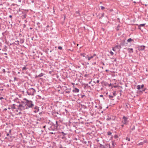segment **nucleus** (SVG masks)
Masks as SVG:
<instances>
[{"label": "nucleus", "instance_id": "f257e3e1", "mask_svg": "<svg viewBox=\"0 0 148 148\" xmlns=\"http://www.w3.org/2000/svg\"><path fill=\"white\" fill-rule=\"evenodd\" d=\"M23 100L25 101V105L26 107V109H27L29 108H32L34 106L32 101L29 100L26 98H25Z\"/></svg>", "mask_w": 148, "mask_h": 148}, {"label": "nucleus", "instance_id": "f03ea898", "mask_svg": "<svg viewBox=\"0 0 148 148\" xmlns=\"http://www.w3.org/2000/svg\"><path fill=\"white\" fill-rule=\"evenodd\" d=\"M36 91L35 89L33 88H31L27 90V93L29 95H34Z\"/></svg>", "mask_w": 148, "mask_h": 148}, {"label": "nucleus", "instance_id": "7ed1b4c3", "mask_svg": "<svg viewBox=\"0 0 148 148\" xmlns=\"http://www.w3.org/2000/svg\"><path fill=\"white\" fill-rule=\"evenodd\" d=\"M127 118L125 116H124L122 120V123L124 124H127L128 121L127 120Z\"/></svg>", "mask_w": 148, "mask_h": 148}, {"label": "nucleus", "instance_id": "20e7f679", "mask_svg": "<svg viewBox=\"0 0 148 148\" xmlns=\"http://www.w3.org/2000/svg\"><path fill=\"white\" fill-rule=\"evenodd\" d=\"M25 109H26V107L24 106L22 104H19V105L18 106V108L17 109L19 110L20 111H22L24 110Z\"/></svg>", "mask_w": 148, "mask_h": 148}, {"label": "nucleus", "instance_id": "39448f33", "mask_svg": "<svg viewBox=\"0 0 148 148\" xmlns=\"http://www.w3.org/2000/svg\"><path fill=\"white\" fill-rule=\"evenodd\" d=\"M100 147L101 148H110V145L106 144L104 145H101Z\"/></svg>", "mask_w": 148, "mask_h": 148}, {"label": "nucleus", "instance_id": "423d86ee", "mask_svg": "<svg viewBox=\"0 0 148 148\" xmlns=\"http://www.w3.org/2000/svg\"><path fill=\"white\" fill-rule=\"evenodd\" d=\"M145 48V46L144 45L139 46L138 47V49L140 51H143L144 50Z\"/></svg>", "mask_w": 148, "mask_h": 148}, {"label": "nucleus", "instance_id": "0eeeda50", "mask_svg": "<svg viewBox=\"0 0 148 148\" xmlns=\"http://www.w3.org/2000/svg\"><path fill=\"white\" fill-rule=\"evenodd\" d=\"M93 58V56H92L90 57H89L88 55H87V56H85V58L86 59H88V60H90L92 58Z\"/></svg>", "mask_w": 148, "mask_h": 148}, {"label": "nucleus", "instance_id": "6e6552de", "mask_svg": "<svg viewBox=\"0 0 148 148\" xmlns=\"http://www.w3.org/2000/svg\"><path fill=\"white\" fill-rule=\"evenodd\" d=\"M79 91V90L77 88H75L73 90V92H78Z\"/></svg>", "mask_w": 148, "mask_h": 148}, {"label": "nucleus", "instance_id": "1a4fd4ad", "mask_svg": "<svg viewBox=\"0 0 148 148\" xmlns=\"http://www.w3.org/2000/svg\"><path fill=\"white\" fill-rule=\"evenodd\" d=\"M44 74L43 73H41L39 75H36V78H37L38 77H42L43 75Z\"/></svg>", "mask_w": 148, "mask_h": 148}, {"label": "nucleus", "instance_id": "9d476101", "mask_svg": "<svg viewBox=\"0 0 148 148\" xmlns=\"http://www.w3.org/2000/svg\"><path fill=\"white\" fill-rule=\"evenodd\" d=\"M2 51H7V47L6 45L4 46L3 48L2 49Z\"/></svg>", "mask_w": 148, "mask_h": 148}, {"label": "nucleus", "instance_id": "9b49d317", "mask_svg": "<svg viewBox=\"0 0 148 148\" xmlns=\"http://www.w3.org/2000/svg\"><path fill=\"white\" fill-rule=\"evenodd\" d=\"M15 104H13L11 106V108L12 109H16V108L15 107Z\"/></svg>", "mask_w": 148, "mask_h": 148}, {"label": "nucleus", "instance_id": "f8f14e48", "mask_svg": "<svg viewBox=\"0 0 148 148\" xmlns=\"http://www.w3.org/2000/svg\"><path fill=\"white\" fill-rule=\"evenodd\" d=\"M43 120V118H42L38 117L37 119V121H42Z\"/></svg>", "mask_w": 148, "mask_h": 148}, {"label": "nucleus", "instance_id": "ddd939ff", "mask_svg": "<svg viewBox=\"0 0 148 148\" xmlns=\"http://www.w3.org/2000/svg\"><path fill=\"white\" fill-rule=\"evenodd\" d=\"M24 41V39L23 38H21L20 39V43L23 44V43Z\"/></svg>", "mask_w": 148, "mask_h": 148}, {"label": "nucleus", "instance_id": "4468645a", "mask_svg": "<svg viewBox=\"0 0 148 148\" xmlns=\"http://www.w3.org/2000/svg\"><path fill=\"white\" fill-rule=\"evenodd\" d=\"M35 109H36V110L34 111V112L36 113L39 111V109L36 107H35Z\"/></svg>", "mask_w": 148, "mask_h": 148}, {"label": "nucleus", "instance_id": "2eb2a0df", "mask_svg": "<svg viewBox=\"0 0 148 148\" xmlns=\"http://www.w3.org/2000/svg\"><path fill=\"white\" fill-rule=\"evenodd\" d=\"M141 88L140 86V85H138L137 86V89L138 90H140Z\"/></svg>", "mask_w": 148, "mask_h": 148}, {"label": "nucleus", "instance_id": "dca6fc26", "mask_svg": "<svg viewBox=\"0 0 148 148\" xmlns=\"http://www.w3.org/2000/svg\"><path fill=\"white\" fill-rule=\"evenodd\" d=\"M133 40L131 38H130L127 40V41L128 42H130Z\"/></svg>", "mask_w": 148, "mask_h": 148}, {"label": "nucleus", "instance_id": "f3484780", "mask_svg": "<svg viewBox=\"0 0 148 148\" xmlns=\"http://www.w3.org/2000/svg\"><path fill=\"white\" fill-rule=\"evenodd\" d=\"M109 98L111 99H112L113 100H114V99H112V98L113 97V96L112 95H109Z\"/></svg>", "mask_w": 148, "mask_h": 148}, {"label": "nucleus", "instance_id": "a211bd4d", "mask_svg": "<svg viewBox=\"0 0 148 148\" xmlns=\"http://www.w3.org/2000/svg\"><path fill=\"white\" fill-rule=\"evenodd\" d=\"M145 25V24H141L139 26V27H144Z\"/></svg>", "mask_w": 148, "mask_h": 148}, {"label": "nucleus", "instance_id": "6ab92c4d", "mask_svg": "<svg viewBox=\"0 0 148 148\" xmlns=\"http://www.w3.org/2000/svg\"><path fill=\"white\" fill-rule=\"evenodd\" d=\"M27 69V68L26 67V66H25V67H23L22 68V70H23V71L25 70H26V69Z\"/></svg>", "mask_w": 148, "mask_h": 148}, {"label": "nucleus", "instance_id": "aec40b11", "mask_svg": "<svg viewBox=\"0 0 148 148\" xmlns=\"http://www.w3.org/2000/svg\"><path fill=\"white\" fill-rule=\"evenodd\" d=\"M116 91H114V92H113V95L114 96H116Z\"/></svg>", "mask_w": 148, "mask_h": 148}, {"label": "nucleus", "instance_id": "412c9836", "mask_svg": "<svg viewBox=\"0 0 148 148\" xmlns=\"http://www.w3.org/2000/svg\"><path fill=\"white\" fill-rule=\"evenodd\" d=\"M126 140H127L128 141H130V138L128 137L126 138Z\"/></svg>", "mask_w": 148, "mask_h": 148}, {"label": "nucleus", "instance_id": "4be33fe9", "mask_svg": "<svg viewBox=\"0 0 148 148\" xmlns=\"http://www.w3.org/2000/svg\"><path fill=\"white\" fill-rule=\"evenodd\" d=\"M85 54L84 53H80L81 56H83L84 57H85Z\"/></svg>", "mask_w": 148, "mask_h": 148}, {"label": "nucleus", "instance_id": "5701e85b", "mask_svg": "<svg viewBox=\"0 0 148 148\" xmlns=\"http://www.w3.org/2000/svg\"><path fill=\"white\" fill-rule=\"evenodd\" d=\"M112 134V133L110 132H108V135H110Z\"/></svg>", "mask_w": 148, "mask_h": 148}, {"label": "nucleus", "instance_id": "b1692460", "mask_svg": "<svg viewBox=\"0 0 148 148\" xmlns=\"http://www.w3.org/2000/svg\"><path fill=\"white\" fill-rule=\"evenodd\" d=\"M58 48L60 50H62V47L61 46H59Z\"/></svg>", "mask_w": 148, "mask_h": 148}, {"label": "nucleus", "instance_id": "393cba45", "mask_svg": "<svg viewBox=\"0 0 148 148\" xmlns=\"http://www.w3.org/2000/svg\"><path fill=\"white\" fill-rule=\"evenodd\" d=\"M112 144L113 147H114V146L115 144L113 142V141L112 142Z\"/></svg>", "mask_w": 148, "mask_h": 148}, {"label": "nucleus", "instance_id": "a878e982", "mask_svg": "<svg viewBox=\"0 0 148 148\" xmlns=\"http://www.w3.org/2000/svg\"><path fill=\"white\" fill-rule=\"evenodd\" d=\"M110 54H111V55L112 56L114 54V53L112 51H110Z\"/></svg>", "mask_w": 148, "mask_h": 148}, {"label": "nucleus", "instance_id": "bb28decb", "mask_svg": "<svg viewBox=\"0 0 148 148\" xmlns=\"http://www.w3.org/2000/svg\"><path fill=\"white\" fill-rule=\"evenodd\" d=\"M135 126H133L132 128H131V129L132 130H134L135 129Z\"/></svg>", "mask_w": 148, "mask_h": 148}, {"label": "nucleus", "instance_id": "cd10ccee", "mask_svg": "<svg viewBox=\"0 0 148 148\" xmlns=\"http://www.w3.org/2000/svg\"><path fill=\"white\" fill-rule=\"evenodd\" d=\"M101 9L102 10H104L105 9V7L103 6H101Z\"/></svg>", "mask_w": 148, "mask_h": 148}, {"label": "nucleus", "instance_id": "c85d7f7f", "mask_svg": "<svg viewBox=\"0 0 148 148\" xmlns=\"http://www.w3.org/2000/svg\"><path fill=\"white\" fill-rule=\"evenodd\" d=\"M61 133L63 134V135L64 136H65V135H66V134L64 133V132H61Z\"/></svg>", "mask_w": 148, "mask_h": 148}, {"label": "nucleus", "instance_id": "c756f323", "mask_svg": "<svg viewBox=\"0 0 148 148\" xmlns=\"http://www.w3.org/2000/svg\"><path fill=\"white\" fill-rule=\"evenodd\" d=\"M104 13H102L101 14V17H102L103 16H104Z\"/></svg>", "mask_w": 148, "mask_h": 148}, {"label": "nucleus", "instance_id": "7c9ffc66", "mask_svg": "<svg viewBox=\"0 0 148 148\" xmlns=\"http://www.w3.org/2000/svg\"><path fill=\"white\" fill-rule=\"evenodd\" d=\"M2 71L4 73H5V69H3L2 70Z\"/></svg>", "mask_w": 148, "mask_h": 148}, {"label": "nucleus", "instance_id": "2f4dec72", "mask_svg": "<svg viewBox=\"0 0 148 148\" xmlns=\"http://www.w3.org/2000/svg\"><path fill=\"white\" fill-rule=\"evenodd\" d=\"M85 96V95H82L81 96V98H83Z\"/></svg>", "mask_w": 148, "mask_h": 148}, {"label": "nucleus", "instance_id": "473e14b6", "mask_svg": "<svg viewBox=\"0 0 148 148\" xmlns=\"http://www.w3.org/2000/svg\"><path fill=\"white\" fill-rule=\"evenodd\" d=\"M70 91H66V93H70Z\"/></svg>", "mask_w": 148, "mask_h": 148}, {"label": "nucleus", "instance_id": "72a5a7b5", "mask_svg": "<svg viewBox=\"0 0 148 148\" xmlns=\"http://www.w3.org/2000/svg\"><path fill=\"white\" fill-rule=\"evenodd\" d=\"M144 87V85L143 84H142L141 85V88H143V87Z\"/></svg>", "mask_w": 148, "mask_h": 148}, {"label": "nucleus", "instance_id": "f704fd0d", "mask_svg": "<svg viewBox=\"0 0 148 148\" xmlns=\"http://www.w3.org/2000/svg\"><path fill=\"white\" fill-rule=\"evenodd\" d=\"M129 49H130V50L131 51H132L133 50V49L132 48H129ZM132 52H133V51H132Z\"/></svg>", "mask_w": 148, "mask_h": 148}, {"label": "nucleus", "instance_id": "c9c22d12", "mask_svg": "<svg viewBox=\"0 0 148 148\" xmlns=\"http://www.w3.org/2000/svg\"><path fill=\"white\" fill-rule=\"evenodd\" d=\"M3 97H0V100H2V99H3Z\"/></svg>", "mask_w": 148, "mask_h": 148}, {"label": "nucleus", "instance_id": "e433bc0d", "mask_svg": "<svg viewBox=\"0 0 148 148\" xmlns=\"http://www.w3.org/2000/svg\"><path fill=\"white\" fill-rule=\"evenodd\" d=\"M99 82V80H97L96 81V83H98Z\"/></svg>", "mask_w": 148, "mask_h": 148}, {"label": "nucleus", "instance_id": "4c0bfd02", "mask_svg": "<svg viewBox=\"0 0 148 148\" xmlns=\"http://www.w3.org/2000/svg\"><path fill=\"white\" fill-rule=\"evenodd\" d=\"M139 144L140 145H143V142H140V143H139Z\"/></svg>", "mask_w": 148, "mask_h": 148}, {"label": "nucleus", "instance_id": "58836bf2", "mask_svg": "<svg viewBox=\"0 0 148 148\" xmlns=\"http://www.w3.org/2000/svg\"><path fill=\"white\" fill-rule=\"evenodd\" d=\"M49 27V25H47L46 27V28H48Z\"/></svg>", "mask_w": 148, "mask_h": 148}, {"label": "nucleus", "instance_id": "ea45409f", "mask_svg": "<svg viewBox=\"0 0 148 148\" xmlns=\"http://www.w3.org/2000/svg\"><path fill=\"white\" fill-rule=\"evenodd\" d=\"M58 122L57 121H56V124L57 125H58Z\"/></svg>", "mask_w": 148, "mask_h": 148}, {"label": "nucleus", "instance_id": "a19ab883", "mask_svg": "<svg viewBox=\"0 0 148 148\" xmlns=\"http://www.w3.org/2000/svg\"><path fill=\"white\" fill-rule=\"evenodd\" d=\"M9 17L10 18H11L12 17V15H10Z\"/></svg>", "mask_w": 148, "mask_h": 148}, {"label": "nucleus", "instance_id": "79ce46f5", "mask_svg": "<svg viewBox=\"0 0 148 148\" xmlns=\"http://www.w3.org/2000/svg\"><path fill=\"white\" fill-rule=\"evenodd\" d=\"M39 123V122H38V121H36V123L37 124H38V123Z\"/></svg>", "mask_w": 148, "mask_h": 148}, {"label": "nucleus", "instance_id": "37998d69", "mask_svg": "<svg viewBox=\"0 0 148 148\" xmlns=\"http://www.w3.org/2000/svg\"><path fill=\"white\" fill-rule=\"evenodd\" d=\"M76 13L78 14L79 15V13L78 12H76Z\"/></svg>", "mask_w": 148, "mask_h": 148}, {"label": "nucleus", "instance_id": "c03bdc74", "mask_svg": "<svg viewBox=\"0 0 148 148\" xmlns=\"http://www.w3.org/2000/svg\"><path fill=\"white\" fill-rule=\"evenodd\" d=\"M106 72H108L109 71V70H108V69H106Z\"/></svg>", "mask_w": 148, "mask_h": 148}, {"label": "nucleus", "instance_id": "a18cd8bd", "mask_svg": "<svg viewBox=\"0 0 148 148\" xmlns=\"http://www.w3.org/2000/svg\"><path fill=\"white\" fill-rule=\"evenodd\" d=\"M121 44L119 46L120 47V48H121Z\"/></svg>", "mask_w": 148, "mask_h": 148}, {"label": "nucleus", "instance_id": "49530a36", "mask_svg": "<svg viewBox=\"0 0 148 148\" xmlns=\"http://www.w3.org/2000/svg\"><path fill=\"white\" fill-rule=\"evenodd\" d=\"M100 97H103V95H100Z\"/></svg>", "mask_w": 148, "mask_h": 148}, {"label": "nucleus", "instance_id": "de8ad7c7", "mask_svg": "<svg viewBox=\"0 0 148 148\" xmlns=\"http://www.w3.org/2000/svg\"><path fill=\"white\" fill-rule=\"evenodd\" d=\"M8 109H11V107H10H10H9V108H8Z\"/></svg>", "mask_w": 148, "mask_h": 148}, {"label": "nucleus", "instance_id": "09e8293b", "mask_svg": "<svg viewBox=\"0 0 148 148\" xmlns=\"http://www.w3.org/2000/svg\"><path fill=\"white\" fill-rule=\"evenodd\" d=\"M4 54L5 55H7V53H4Z\"/></svg>", "mask_w": 148, "mask_h": 148}, {"label": "nucleus", "instance_id": "8fccbe9b", "mask_svg": "<svg viewBox=\"0 0 148 148\" xmlns=\"http://www.w3.org/2000/svg\"><path fill=\"white\" fill-rule=\"evenodd\" d=\"M9 134H8H8H7V136H9Z\"/></svg>", "mask_w": 148, "mask_h": 148}, {"label": "nucleus", "instance_id": "3c124183", "mask_svg": "<svg viewBox=\"0 0 148 148\" xmlns=\"http://www.w3.org/2000/svg\"><path fill=\"white\" fill-rule=\"evenodd\" d=\"M19 35L20 36H22V35L21 34H19Z\"/></svg>", "mask_w": 148, "mask_h": 148}, {"label": "nucleus", "instance_id": "603ef678", "mask_svg": "<svg viewBox=\"0 0 148 148\" xmlns=\"http://www.w3.org/2000/svg\"><path fill=\"white\" fill-rule=\"evenodd\" d=\"M121 126H122V127H123L124 126V125H121Z\"/></svg>", "mask_w": 148, "mask_h": 148}, {"label": "nucleus", "instance_id": "864d4df0", "mask_svg": "<svg viewBox=\"0 0 148 148\" xmlns=\"http://www.w3.org/2000/svg\"><path fill=\"white\" fill-rule=\"evenodd\" d=\"M96 55L95 54H94L93 55V57H94V56H96Z\"/></svg>", "mask_w": 148, "mask_h": 148}, {"label": "nucleus", "instance_id": "5fc2aeb1", "mask_svg": "<svg viewBox=\"0 0 148 148\" xmlns=\"http://www.w3.org/2000/svg\"><path fill=\"white\" fill-rule=\"evenodd\" d=\"M65 110L66 111V112H67V110H66L65 109Z\"/></svg>", "mask_w": 148, "mask_h": 148}, {"label": "nucleus", "instance_id": "6e6d98bb", "mask_svg": "<svg viewBox=\"0 0 148 148\" xmlns=\"http://www.w3.org/2000/svg\"><path fill=\"white\" fill-rule=\"evenodd\" d=\"M4 110H7V109L6 108H5L4 109Z\"/></svg>", "mask_w": 148, "mask_h": 148}, {"label": "nucleus", "instance_id": "4d7b16f0", "mask_svg": "<svg viewBox=\"0 0 148 148\" xmlns=\"http://www.w3.org/2000/svg\"><path fill=\"white\" fill-rule=\"evenodd\" d=\"M112 50H113V51H114V48H113L112 49Z\"/></svg>", "mask_w": 148, "mask_h": 148}, {"label": "nucleus", "instance_id": "13d9d810", "mask_svg": "<svg viewBox=\"0 0 148 148\" xmlns=\"http://www.w3.org/2000/svg\"><path fill=\"white\" fill-rule=\"evenodd\" d=\"M21 112H19V114H21Z\"/></svg>", "mask_w": 148, "mask_h": 148}, {"label": "nucleus", "instance_id": "bf43d9fd", "mask_svg": "<svg viewBox=\"0 0 148 148\" xmlns=\"http://www.w3.org/2000/svg\"><path fill=\"white\" fill-rule=\"evenodd\" d=\"M51 134H53V132H51Z\"/></svg>", "mask_w": 148, "mask_h": 148}, {"label": "nucleus", "instance_id": "052dcab7", "mask_svg": "<svg viewBox=\"0 0 148 148\" xmlns=\"http://www.w3.org/2000/svg\"><path fill=\"white\" fill-rule=\"evenodd\" d=\"M17 42H19V41H18V40H17Z\"/></svg>", "mask_w": 148, "mask_h": 148}, {"label": "nucleus", "instance_id": "680f3d73", "mask_svg": "<svg viewBox=\"0 0 148 148\" xmlns=\"http://www.w3.org/2000/svg\"><path fill=\"white\" fill-rule=\"evenodd\" d=\"M103 65H105V64H104V63H103Z\"/></svg>", "mask_w": 148, "mask_h": 148}, {"label": "nucleus", "instance_id": "e2e57ef3", "mask_svg": "<svg viewBox=\"0 0 148 148\" xmlns=\"http://www.w3.org/2000/svg\"><path fill=\"white\" fill-rule=\"evenodd\" d=\"M5 57H6V58H8V57H7V56H5Z\"/></svg>", "mask_w": 148, "mask_h": 148}, {"label": "nucleus", "instance_id": "0e129e2a", "mask_svg": "<svg viewBox=\"0 0 148 148\" xmlns=\"http://www.w3.org/2000/svg\"><path fill=\"white\" fill-rule=\"evenodd\" d=\"M18 73H20V72H18Z\"/></svg>", "mask_w": 148, "mask_h": 148}, {"label": "nucleus", "instance_id": "69168bd1", "mask_svg": "<svg viewBox=\"0 0 148 148\" xmlns=\"http://www.w3.org/2000/svg\"><path fill=\"white\" fill-rule=\"evenodd\" d=\"M16 110V111H17V112H18V110Z\"/></svg>", "mask_w": 148, "mask_h": 148}, {"label": "nucleus", "instance_id": "338daca9", "mask_svg": "<svg viewBox=\"0 0 148 148\" xmlns=\"http://www.w3.org/2000/svg\"><path fill=\"white\" fill-rule=\"evenodd\" d=\"M41 113H41H41H39V114H41Z\"/></svg>", "mask_w": 148, "mask_h": 148}, {"label": "nucleus", "instance_id": "774afa93", "mask_svg": "<svg viewBox=\"0 0 148 148\" xmlns=\"http://www.w3.org/2000/svg\"><path fill=\"white\" fill-rule=\"evenodd\" d=\"M51 52V51H50V52Z\"/></svg>", "mask_w": 148, "mask_h": 148}]
</instances>
